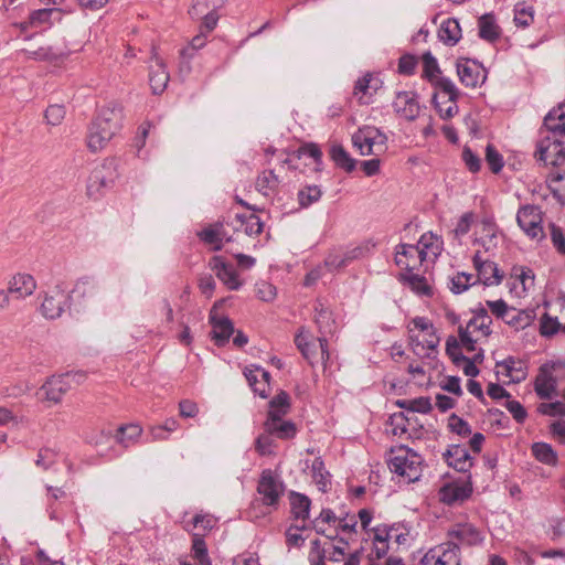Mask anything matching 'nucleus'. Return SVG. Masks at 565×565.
<instances>
[{"label":"nucleus","mask_w":565,"mask_h":565,"mask_svg":"<svg viewBox=\"0 0 565 565\" xmlns=\"http://www.w3.org/2000/svg\"><path fill=\"white\" fill-rule=\"evenodd\" d=\"M122 119V107L119 104L109 103L104 106L89 125L87 135L88 149L93 152L104 149L121 129Z\"/></svg>","instance_id":"1"},{"label":"nucleus","mask_w":565,"mask_h":565,"mask_svg":"<svg viewBox=\"0 0 565 565\" xmlns=\"http://www.w3.org/2000/svg\"><path fill=\"white\" fill-rule=\"evenodd\" d=\"M387 465L393 473L403 477L407 482H415L422 476V456L405 446L391 449Z\"/></svg>","instance_id":"2"},{"label":"nucleus","mask_w":565,"mask_h":565,"mask_svg":"<svg viewBox=\"0 0 565 565\" xmlns=\"http://www.w3.org/2000/svg\"><path fill=\"white\" fill-rule=\"evenodd\" d=\"M430 85L437 90L431 102L440 118L447 120L457 115L460 92L455 83L449 77L440 76L430 82Z\"/></svg>","instance_id":"3"},{"label":"nucleus","mask_w":565,"mask_h":565,"mask_svg":"<svg viewBox=\"0 0 565 565\" xmlns=\"http://www.w3.org/2000/svg\"><path fill=\"white\" fill-rule=\"evenodd\" d=\"M118 166L117 158H106L100 166L92 171L86 186L88 198L98 200L106 190L114 186L119 177Z\"/></svg>","instance_id":"4"},{"label":"nucleus","mask_w":565,"mask_h":565,"mask_svg":"<svg viewBox=\"0 0 565 565\" xmlns=\"http://www.w3.org/2000/svg\"><path fill=\"white\" fill-rule=\"evenodd\" d=\"M295 344L311 366H316L321 363L326 370L327 363L330 359L328 340L326 337H319L317 340H310L309 334L299 332L295 337Z\"/></svg>","instance_id":"5"},{"label":"nucleus","mask_w":565,"mask_h":565,"mask_svg":"<svg viewBox=\"0 0 565 565\" xmlns=\"http://www.w3.org/2000/svg\"><path fill=\"white\" fill-rule=\"evenodd\" d=\"M387 137L377 128L365 126L352 136V143L362 156L380 154L385 150Z\"/></svg>","instance_id":"6"},{"label":"nucleus","mask_w":565,"mask_h":565,"mask_svg":"<svg viewBox=\"0 0 565 565\" xmlns=\"http://www.w3.org/2000/svg\"><path fill=\"white\" fill-rule=\"evenodd\" d=\"M284 491L285 486L275 472L271 469H264L257 483L260 503L267 508L277 509Z\"/></svg>","instance_id":"7"},{"label":"nucleus","mask_w":565,"mask_h":565,"mask_svg":"<svg viewBox=\"0 0 565 565\" xmlns=\"http://www.w3.org/2000/svg\"><path fill=\"white\" fill-rule=\"evenodd\" d=\"M534 157L544 166L559 167L565 163L564 140L551 139L548 136H540L536 142Z\"/></svg>","instance_id":"8"},{"label":"nucleus","mask_w":565,"mask_h":565,"mask_svg":"<svg viewBox=\"0 0 565 565\" xmlns=\"http://www.w3.org/2000/svg\"><path fill=\"white\" fill-rule=\"evenodd\" d=\"M542 211L533 204L522 205L516 213L518 225L532 239L544 238Z\"/></svg>","instance_id":"9"},{"label":"nucleus","mask_w":565,"mask_h":565,"mask_svg":"<svg viewBox=\"0 0 565 565\" xmlns=\"http://www.w3.org/2000/svg\"><path fill=\"white\" fill-rule=\"evenodd\" d=\"M456 71L460 83L469 88L482 85L487 79V70L477 60L458 57Z\"/></svg>","instance_id":"10"},{"label":"nucleus","mask_w":565,"mask_h":565,"mask_svg":"<svg viewBox=\"0 0 565 565\" xmlns=\"http://www.w3.org/2000/svg\"><path fill=\"white\" fill-rule=\"evenodd\" d=\"M423 565H461V551L457 542L446 541L431 548L422 559Z\"/></svg>","instance_id":"11"},{"label":"nucleus","mask_w":565,"mask_h":565,"mask_svg":"<svg viewBox=\"0 0 565 565\" xmlns=\"http://www.w3.org/2000/svg\"><path fill=\"white\" fill-rule=\"evenodd\" d=\"M84 379L85 375L82 373H65L57 376H52L42 386L41 392L43 393L44 399L58 404L63 396L71 390V382Z\"/></svg>","instance_id":"12"},{"label":"nucleus","mask_w":565,"mask_h":565,"mask_svg":"<svg viewBox=\"0 0 565 565\" xmlns=\"http://www.w3.org/2000/svg\"><path fill=\"white\" fill-rule=\"evenodd\" d=\"M70 303L71 296L56 286L45 294L41 303V312L47 319H57L70 308Z\"/></svg>","instance_id":"13"},{"label":"nucleus","mask_w":565,"mask_h":565,"mask_svg":"<svg viewBox=\"0 0 565 565\" xmlns=\"http://www.w3.org/2000/svg\"><path fill=\"white\" fill-rule=\"evenodd\" d=\"M482 532L472 523L457 522L447 531V540L460 546H476L483 542Z\"/></svg>","instance_id":"14"},{"label":"nucleus","mask_w":565,"mask_h":565,"mask_svg":"<svg viewBox=\"0 0 565 565\" xmlns=\"http://www.w3.org/2000/svg\"><path fill=\"white\" fill-rule=\"evenodd\" d=\"M559 364L546 362L540 366L534 381V391L541 399H551L556 392L557 379L554 376V370Z\"/></svg>","instance_id":"15"},{"label":"nucleus","mask_w":565,"mask_h":565,"mask_svg":"<svg viewBox=\"0 0 565 565\" xmlns=\"http://www.w3.org/2000/svg\"><path fill=\"white\" fill-rule=\"evenodd\" d=\"M470 476L465 482L452 481L444 484L438 492L439 500L447 505H455L468 500L472 494Z\"/></svg>","instance_id":"16"},{"label":"nucleus","mask_w":565,"mask_h":565,"mask_svg":"<svg viewBox=\"0 0 565 565\" xmlns=\"http://www.w3.org/2000/svg\"><path fill=\"white\" fill-rule=\"evenodd\" d=\"M149 68L150 87L153 94L159 95L167 88L170 75L163 60L158 55L156 45L151 46V64Z\"/></svg>","instance_id":"17"},{"label":"nucleus","mask_w":565,"mask_h":565,"mask_svg":"<svg viewBox=\"0 0 565 565\" xmlns=\"http://www.w3.org/2000/svg\"><path fill=\"white\" fill-rule=\"evenodd\" d=\"M209 267L230 290H238L242 287L243 281L239 279L237 271L222 256L211 257Z\"/></svg>","instance_id":"18"},{"label":"nucleus","mask_w":565,"mask_h":565,"mask_svg":"<svg viewBox=\"0 0 565 565\" xmlns=\"http://www.w3.org/2000/svg\"><path fill=\"white\" fill-rule=\"evenodd\" d=\"M392 106L394 111L406 120L413 121L419 116L420 106L415 92H397Z\"/></svg>","instance_id":"19"},{"label":"nucleus","mask_w":565,"mask_h":565,"mask_svg":"<svg viewBox=\"0 0 565 565\" xmlns=\"http://www.w3.org/2000/svg\"><path fill=\"white\" fill-rule=\"evenodd\" d=\"M539 136H548L551 139L563 140L565 137V113L562 105L547 113L544 117L543 126L539 130Z\"/></svg>","instance_id":"20"},{"label":"nucleus","mask_w":565,"mask_h":565,"mask_svg":"<svg viewBox=\"0 0 565 565\" xmlns=\"http://www.w3.org/2000/svg\"><path fill=\"white\" fill-rule=\"evenodd\" d=\"M473 267L477 270V284L482 282L484 286H495L501 284L503 275L500 273L498 265L491 260H482L480 252H477L472 258Z\"/></svg>","instance_id":"21"},{"label":"nucleus","mask_w":565,"mask_h":565,"mask_svg":"<svg viewBox=\"0 0 565 565\" xmlns=\"http://www.w3.org/2000/svg\"><path fill=\"white\" fill-rule=\"evenodd\" d=\"M396 248L395 263L406 271H414L426 260L425 252L419 250V246L399 244Z\"/></svg>","instance_id":"22"},{"label":"nucleus","mask_w":565,"mask_h":565,"mask_svg":"<svg viewBox=\"0 0 565 565\" xmlns=\"http://www.w3.org/2000/svg\"><path fill=\"white\" fill-rule=\"evenodd\" d=\"M199 238L206 245H211L214 252L223 248V242H231L232 237L227 235L222 222H215L204 227L198 233Z\"/></svg>","instance_id":"23"},{"label":"nucleus","mask_w":565,"mask_h":565,"mask_svg":"<svg viewBox=\"0 0 565 565\" xmlns=\"http://www.w3.org/2000/svg\"><path fill=\"white\" fill-rule=\"evenodd\" d=\"M444 458L449 467L459 472H468L472 467V457L467 448L460 445H451L444 452Z\"/></svg>","instance_id":"24"},{"label":"nucleus","mask_w":565,"mask_h":565,"mask_svg":"<svg viewBox=\"0 0 565 565\" xmlns=\"http://www.w3.org/2000/svg\"><path fill=\"white\" fill-rule=\"evenodd\" d=\"M291 401L286 391H279L268 403V411L265 422H277L285 419L290 413Z\"/></svg>","instance_id":"25"},{"label":"nucleus","mask_w":565,"mask_h":565,"mask_svg":"<svg viewBox=\"0 0 565 565\" xmlns=\"http://www.w3.org/2000/svg\"><path fill=\"white\" fill-rule=\"evenodd\" d=\"M36 289V281L30 274H17L8 284V294L14 295L17 299H24L31 296Z\"/></svg>","instance_id":"26"},{"label":"nucleus","mask_w":565,"mask_h":565,"mask_svg":"<svg viewBox=\"0 0 565 565\" xmlns=\"http://www.w3.org/2000/svg\"><path fill=\"white\" fill-rule=\"evenodd\" d=\"M210 323L212 326V340H214L217 347L225 345L234 333V324L232 320L227 317L217 318L213 315V311H211Z\"/></svg>","instance_id":"27"},{"label":"nucleus","mask_w":565,"mask_h":565,"mask_svg":"<svg viewBox=\"0 0 565 565\" xmlns=\"http://www.w3.org/2000/svg\"><path fill=\"white\" fill-rule=\"evenodd\" d=\"M263 429L281 440L292 439L297 434V426L294 422L279 419L277 422H264Z\"/></svg>","instance_id":"28"},{"label":"nucleus","mask_w":565,"mask_h":565,"mask_svg":"<svg viewBox=\"0 0 565 565\" xmlns=\"http://www.w3.org/2000/svg\"><path fill=\"white\" fill-rule=\"evenodd\" d=\"M439 40L450 46L456 45L461 39V28L457 19L448 18L438 30Z\"/></svg>","instance_id":"29"},{"label":"nucleus","mask_w":565,"mask_h":565,"mask_svg":"<svg viewBox=\"0 0 565 565\" xmlns=\"http://www.w3.org/2000/svg\"><path fill=\"white\" fill-rule=\"evenodd\" d=\"M399 281L407 285L415 294L419 296H433L431 287L428 285L427 279L414 271H406L399 275Z\"/></svg>","instance_id":"30"},{"label":"nucleus","mask_w":565,"mask_h":565,"mask_svg":"<svg viewBox=\"0 0 565 565\" xmlns=\"http://www.w3.org/2000/svg\"><path fill=\"white\" fill-rule=\"evenodd\" d=\"M479 36L490 43L495 42L501 36L500 26L495 23L494 15L486 13L478 20Z\"/></svg>","instance_id":"31"},{"label":"nucleus","mask_w":565,"mask_h":565,"mask_svg":"<svg viewBox=\"0 0 565 565\" xmlns=\"http://www.w3.org/2000/svg\"><path fill=\"white\" fill-rule=\"evenodd\" d=\"M72 292L86 303L99 294V286L93 278L86 276L76 281Z\"/></svg>","instance_id":"32"},{"label":"nucleus","mask_w":565,"mask_h":565,"mask_svg":"<svg viewBox=\"0 0 565 565\" xmlns=\"http://www.w3.org/2000/svg\"><path fill=\"white\" fill-rule=\"evenodd\" d=\"M205 44L206 33L203 30H200V33L191 40L190 44L180 51L182 71L185 70L186 72H189L191 70V58L194 56V53L198 50L202 49Z\"/></svg>","instance_id":"33"},{"label":"nucleus","mask_w":565,"mask_h":565,"mask_svg":"<svg viewBox=\"0 0 565 565\" xmlns=\"http://www.w3.org/2000/svg\"><path fill=\"white\" fill-rule=\"evenodd\" d=\"M531 451L533 457L544 465L554 467L558 462L557 452L547 443H534L531 446Z\"/></svg>","instance_id":"34"},{"label":"nucleus","mask_w":565,"mask_h":565,"mask_svg":"<svg viewBox=\"0 0 565 565\" xmlns=\"http://www.w3.org/2000/svg\"><path fill=\"white\" fill-rule=\"evenodd\" d=\"M497 366H503L505 375L510 376L512 382L520 383L526 377V367L524 363L514 356H508L505 360L498 362Z\"/></svg>","instance_id":"35"},{"label":"nucleus","mask_w":565,"mask_h":565,"mask_svg":"<svg viewBox=\"0 0 565 565\" xmlns=\"http://www.w3.org/2000/svg\"><path fill=\"white\" fill-rule=\"evenodd\" d=\"M292 156L300 160L303 157L311 158L313 160V171L320 172L322 170V151L317 143L308 142L299 147L292 152Z\"/></svg>","instance_id":"36"},{"label":"nucleus","mask_w":565,"mask_h":565,"mask_svg":"<svg viewBox=\"0 0 565 565\" xmlns=\"http://www.w3.org/2000/svg\"><path fill=\"white\" fill-rule=\"evenodd\" d=\"M236 222L239 224L235 230H243L246 235H259L263 232L264 224L256 214H236Z\"/></svg>","instance_id":"37"},{"label":"nucleus","mask_w":565,"mask_h":565,"mask_svg":"<svg viewBox=\"0 0 565 565\" xmlns=\"http://www.w3.org/2000/svg\"><path fill=\"white\" fill-rule=\"evenodd\" d=\"M329 154L338 168L347 172H352L355 169L356 161L351 158L349 152L341 145L331 146Z\"/></svg>","instance_id":"38"},{"label":"nucleus","mask_w":565,"mask_h":565,"mask_svg":"<svg viewBox=\"0 0 565 565\" xmlns=\"http://www.w3.org/2000/svg\"><path fill=\"white\" fill-rule=\"evenodd\" d=\"M290 505L291 513L296 520L301 519L302 521H306L309 518L311 501L307 495L298 492H291Z\"/></svg>","instance_id":"39"},{"label":"nucleus","mask_w":565,"mask_h":565,"mask_svg":"<svg viewBox=\"0 0 565 565\" xmlns=\"http://www.w3.org/2000/svg\"><path fill=\"white\" fill-rule=\"evenodd\" d=\"M535 317L534 309L516 310L513 308V312L508 316L504 322L515 330H521L529 327L534 321Z\"/></svg>","instance_id":"40"},{"label":"nucleus","mask_w":565,"mask_h":565,"mask_svg":"<svg viewBox=\"0 0 565 565\" xmlns=\"http://www.w3.org/2000/svg\"><path fill=\"white\" fill-rule=\"evenodd\" d=\"M279 183V177L274 170H265L257 177L255 186L259 193L267 196L277 190Z\"/></svg>","instance_id":"41"},{"label":"nucleus","mask_w":565,"mask_h":565,"mask_svg":"<svg viewBox=\"0 0 565 565\" xmlns=\"http://www.w3.org/2000/svg\"><path fill=\"white\" fill-rule=\"evenodd\" d=\"M311 475L319 490L326 492L330 484V473L326 470L324 461L321 457H317L312 461Z\"/></svg>","instance_id":"42"},{"label":"nucleus","mask_w":565,"mask_h":565,"mask_svg":"<svg viewBox=\"0 0 565 565\" xmlns=\"http://www.w3.org/2000/svg\"><path fill=\"white\" fill-rule=\"evenodd\" d=\"M319 306L320 308L318 306L315 308V321L318 326L321 337H326L333 331L334 320L332 319L331 312L328 309L323 308L321 303Z\"/></svg>","instance_id":"43"},{"label":"nucleus","mask_w":565,"mask_h":565,"mask_svg":"<svg viewBox=\"0 0 565 565\" xmlns=\"http://www.w3.org/2000/svg\"><path fill=\"white\" fill-rule=\"evenodd\" d=\"M322 196V191L318 185H306L298 191V203L301 207H309L318 202Z\"/></svg>","instance_id":"44"},{"label":"nucleus","mask_w":565,"mask_h":565,"mask_svg":"<svg viewBox=\"0 0 565 565\" xmlns=\"http://www.w3.org/2000/svg\"><path fill=\"white\" fill-rule=\"evenodd\" d=\"M477 285L475 276L467 273H458L450 279V290L455 295H460L468 290L471 286Z\"/></svg>","instance_id":"45"},{"label":"nucleus","mask_w":565,"mask_h":565,"mask_svg":"<svg viewBox=\"0 0 565 565\" xmlns=\"http://www.w3.org/2000/svg\"><path fill=\"white\" fill-rule=\"evenodd\" d=\"M423 60V75L422 77L427 79L429 83L440 77V68L435 56L428 51L422 56Z\"/></svg>","instance_id":"46"},{"label":"nucleus","mask_w":565,"mask_h":565,"mask_svg":"<svg viewBox=\"0 0 565 565\" xmlns=\"http://www.w3.org/2000/svg\"><path fill=\"white\" fill-rule=\"evenodd\" d=\"M217 0H194L189 9V14L193 20H200L202 17L207 15L211 11L217 10Z\"/></svg>","instance_id":"47"},{"label":"nucleus","mask_w":565,"mask_h":565,"mask_svg":"<svg viewBox=\"0 0 565 565\" xmlns=\"http://www.w3.org/2000/svg\"><path fill=\"white\" fill-rule=\"evenodd\" d=\"M142 433V428L139 425L130 424L120 426L117 430L116 438L118 443L125 447L129 446V443L137 439Z\"/></svg>","instance_id":"48"},{"label":"nucleus","mask_w":565,"mask_h":565,"mask_svg":"<svg viewBox=\"0 0 565 565\" xmlns=\"http://www.w3.org/2000/svg\"><path fill=\"white\" fill-rule=\"evenodd\" d=\"M192 552L200 565H212L207 555L206 544L200 534L193 535Z\"/></svg>","instance_id":"49"},{"label":"nucleus","mask_w":565,"mask_h":565,"mask_svg":"<svg viewBox=\"0 0 565 565\" xmlns=\"http://www.w3.org/2000/svg\"><path fill=\"white\" fill-rule=\"evenodd\" d=\"M274 438L271 434L264 430L255 440V450L260 456L273 455L274 448L276 447Z\"/></svg>","instance_id":"50"},{"label":"nucleus","mask_w":565,"mask_h":565,"mask_svg":"<svg viewBox=\"0 0 565 565\" xmlns=\"http://www.w3.org/2000/svg\"><path fill=\"white\" fill-rule=\"evenodd\" d=\"M373 81L374 77L371 74H365L355 82L353 94L359 97L361 104H369V100H364L363 98L367 94L371 95L370 90L372 88Z\"/></svg>","instance_id":"51"},{"label":"nucleus","mask_w":565,"mask_h":565,"mask_svg":"<svg viewBox=\"0 0 565 565\" xmlns=\"http://www.w3.org/2000/svg\"><path fill=\"white\" fill-rule=\"evenodd\" d=\"M486 161L493 173H499L504 166L503 157L492 145L486 148Z\"/></svg>","instance_id":"52"},{"label":"nucleus","mask_w":565,"mask_h":565,"mask_svg":"<svg viewBox=\"0 0 565 565\" xmlns=\"http://www.w3.org/2000/svg\"><path fill=\"white\" fill-rule=\"evenodd\" d=\"M448 428L450 429L451 433L462 437H467L471 434V427L468 424V422H466L455 413L451 414L448 418Z\"/></svg>","instance_id":"53"},{"label":"nucleus","mask_w":565,"mask_h":565,"mask_svg":"<svg viewBox=\"0 0 565 565\" xmlns=\"http://www.w3.org/2000/svg\"><path fill=\"white\" fill-rule=\"evenodd\" d=\"M487 307L490 309L493 316L503 321L507 320L508 316L513 312V307H509L503 299L499 300H487Z\"/></svg>","instance_id":"54"},{"label":"nucleus","mask_w":565,"mask_h":565,"mask_svg":"<svg viewBox=\"0 0 565 565\" xmlns=\"http://www.w3.org/2000/svg\"><path fill=\"white\" fill-rule=\"evenodd\" d=\"M514 22L518 26H529L533 22V8L516 4L514 10Z\"/></svg>","instance_id":"55"},{"label":"nucleus","mask_w":565,"mask_h":565,"mask_svg":"<svg viewBox=\"0 0 565 565\" xmlns=\"http://www.w3.org/2000/svg\"><path fill=\"white\" fill-rule=\"evenodd\" d=\"M55 12V9H39L31 12L29 21L22 23V28L25 29L29 25L35 26L49 22L51 15Z\"/></svg>","instance_id":"56"},{"label":"nucleus","mask_w":565,"mask_h":565,"mask_svg":"<svg viewBox=\"0 0 565 565\" xmlns=\"http://www.w3.org/2000/svg\"><path fill=\"white\" fill-rule=\"evenodd\" d=\"M563 327L558 322L557 318H552L547 313H544L541 318L540 332L544 337H552L557 333Z\"/></svg>","instance_id":"57"},{"label":"nucleus","mask_w":565,"mask_h":565,"mask_svg":"<svg viewBox=\"0 0 565 565\" xmlns=\"http://www.w3.org/2000/svg\"><path fill=\"white\" fill-rule=\"evenodd\" d=\"M65 114H66V110L63 105L54 104V105H50L46 108V110L44 113V117L49 125L57 126L63 121Z\"/></svg>","instance_id":"58"},{"label":"nucleus","mask_w":565,"mask_h":565,"mask_svg":"<svg viewBox=\"0 0 565 565\" xmlns=\"http://www.w3.org/2000/svg\"><path fill=\"white\" fill-rule=\"evenodd\" d=\"M250 367L260 379L262 388H256V395L260 396L262 398H267L270 393V373L260 366L252 365Z\"/></svg>","instance_id":"59"},{"label":"nucleus","mask_w":565,"mask_h":565,"mask_svg":"<svg viewBox=\"0 0 565 565\" xmlns=\"http://www.w3.org/2000/svg\"><path fill=\"white\" fill-rule=\"evenodd\" d=\"M428 338L422 342L418 340V338L411 337L412 345L414 347V351L418 354L417 348L427 349L429 351H436L438 344H439V337L436 333V330L433 332H429Z\"/></svg>","instance_id":"60"},{"label":"nucleus","mask_w":565,"mask_h":565,"mask_svg":"<svg viewBox=\"0 0 565 565\" xmlns=\"http://www.w3.org/2000/svg\"><path fill=\"white\" fill-rule=\"evenodd\" d=\"M57 459V452L51 448H42L39 450L35 463L38 467L46 470L52 467Z\"/></svg>","instance_id":"61"},{"label":"nucleus","mask_w":565,"mask_h":565,"mask_svg":"<svg viewBox=\"0 0 565 565\" xmlns=\"http://www.w3.org/2000/svg\"><path fill=\"white\" fill-rule=\"evenodd\" d=\"M461 157H462V161L465 162L467 169L470 172L477 173L480 171L481 159L469 147L463 148Z\"/></svg>","instance_id":"62"},{"label":"nucleus","mask_w":565,"mask_h":565,"mask_svg":"<svg viewBox=\"0 0 565 565\" xmlns=\"http://www.w3.org/2000/svg\"><path fill=\"white\" fill-rule=\"evenodd\" d=\"M505 408L512 415L516 423L523 424L527 418V412L525 407L519 401H507L504 404Z\"/></svg>","instance_id":"63"},{"label":"nucleus","mask_w":565,"mask_h":565,"mask_svg":"<svg viewBox=\"0 0 565 565\" xmlns=\"http://www.w3.org/2000/svg\"><path fill=\"white\" fill-rule=\"evenodd\" d=\"M551 228V239L553 246L561 255H565V233L562 227L552 223L550 225Z\"/></svg>","instance_id":"64"}]
</instances>
